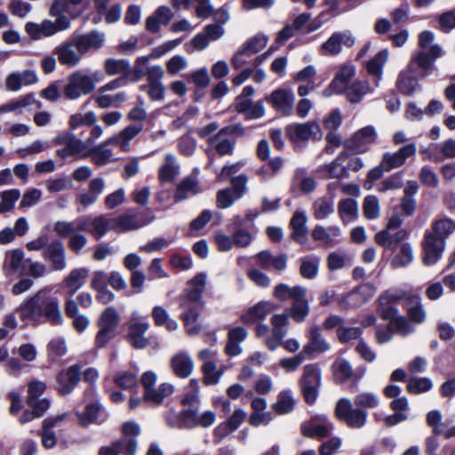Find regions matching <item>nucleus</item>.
<instances>
[{
	"label": "nucleus",
	"mask_w": 455,
	"mask_h": 455,
	"mask_svg": "<svg viewBox=\"0 0 455 455\" xmlns=\"http://www.w3.org/2000/svg\"><path fill=\"white\" fill-rule=\"evenodd\" d=\"M180 168L176 164V157L172 154H167L164 163L159 169L158 179L161 182H172L178 176Z\"/></svg>",
	"instance_id": "052dcab7"
},
{
	"label": "nucleus",
	"mask_w": 455,
	"mask_h": 455,
	"mask_svg": "<svg viewBox=\"0 0 455 455\" xmlns=\"http://www.w3.org/2000/svg\"><path fill=\"white\" fill-rule=\"evenodd\" d=\"M105 73L108 76H121L123 78L129 76L131 65L129 60L124 59L108 58L103 63Z\"/></svg>",
	"instance_id": "5fc2aeb1"
},
{
	"label": "nucleus",
	"mask_w": 455,
	"mask_h": 455,
	"mask_svg": "<svg viewBox=\"0 0 455 455\" xmlns=\"http://www.w3.org/2000/svg\"><path fill=\"white\" fill-rule=\"evenodd\" d=\"M285 134L295 146H299L310 139L319 140L322 137L319 125L313 122L291 124L286 126Z\"/></svg>",
	"instance_id": "f8f14e48"
},
{
	"label": "nucleus",
	"mask_w": 455,
	"mask_h": 455,
	"mask_svg": "<svg viewBox=\"0 0 455 455\" xmlns=\"http://www.w3.org/2000/svg\"><path fill=\"white\" fill-rule=\"evenodd\" d=\"M407 235L408 233L404 229L396 231L383 229L375 235L374 240L377 244L393 251Z\"/></svg>",
	"instance_id": "e433bc0d"
},
{
	"label": "nucleus",
	"mask_w": 455,
	"mask_h": 455,
	"mask_svg": "<svg viewBox=\"0 0 455 455\" xmlns=\"http://www.w3.org/2000/svg\"><path fill=\"white\" fill-rule=\"evenodd\" d=\"M53 143L59 146V148L56 150V156L62 160L68 157H72L75 160L88 157V154H85V143L73 133L63 132L54 139Z\"/></svg>",
	"instance_id": "1a4fd4ad"
},
{
	"label": "nucleus",
	"mask_w": 455,
	"mask_h": 455,
	"mask_svg": "<svg viewBox=\"0 0 455 455\" xmlns=\"http://www.w3.org/2000/svg\"><path fill=\"white\" fill-rule=\"evenodd\" d=\"M333 430L332 422L326 416H319L301 427L302 434L310 438H324Z\"/></svg>",
	"instance_id": "5701e85b"
},
{
	"label": "nucleus",
	"mask_w": 455,
	"mask_h": 455,
	"mask_svg": "<svg viewBox=\"0 0 455 455\" xmlns=\"http://www.w3.org/2000/svg\"><path fill=\"white\" fill-rule=\"evenodd\" d=\"M173 16L174 13L169 6L161 5L146 19V29L151 33H158L161 29V26L168 25Z\"/></svg>",
	"instance_id": "2f4dec72"
},
{
	"label": "nucleus",
	"mask_w": 455,
	"mask_h": 455,
	"mask_svg": "<svg viewBox=\"0 0 455 455\" xmlns=\"http://www.w3.org/2000/svg\"><path fill=\"white\" fill-rule=\"evenodd\" d=\"M92 99L100 108H118L127 100V94L124 92L109 94L98 91Z\"/></svg>",
	"instance_id": "4d7b16f0"
},
{
	"label": "nucleus",
	"mask_w": 455,
	"mask_h": 455,
	"mask_svg": "<svg viewBox=\"0 0 455 455\" xmlns=\"http://www.w3.org/2000/svg\"><path fill=\"white\" fill-rule=\"evenodd\" d=\"M404 307L407 310L409 318L415 323H422L427 318V313L421 302V297L419 292L414 291L410 297L409 301L405 302Z\"/></svg>",
	"instance_id": "49530a36"
},
{
	"label": "nucleus",
	"mask_w": 455,
	"mask_h": 455,
	"mask_svg": "<svg viewBox=\"0 0 455 455\" xmlns=\"http://www.w3.org/2000/svg\"><path fill=\"white\" fill-rule=\"evenodd\" d=\"M24 326H38L46 320L52 325H61L63 315L59 298L52 294V288L44 287L26 299L16 309Z\"/></svg>",
	"instance_id": "f257e3e1"
},
{
	"label": "nucleus",
	"mask_w": 455,
	"mask_h": 455,
	"mask_svg": "<svg viewBox=\"0 0 455 455\" xmlns=\"http://www.w3.org/2000/svg\"><path fill=\"white\" fill-rule=\"evenodd\" d=\"M143 131V124H133L127 125L118 133L109 137L107 143H112L119 148V149L127 153L131 150L130 142Z\"/></svg>",
	"instance_id": "b1692460"
},
{
	"label": "nucleus",
	"mask_w": 455,
	"mask_h": 455,
	"mask_svg": "<svg viewBox=\"0 0 455 455\" xmlns=\"http://www.w3.org/2000/svg\"><path fill=\"white\" fill-rule=\"evenodd\" d=\"M372 92L367 81L356 80L351 83L344 91L346 98L351 103H358L363 96Z\"/></svg>",
	"instance_id": "13d9d810"
},
{
	"label": "nucleus",
	"mask_w": 455,
	"mask_h": 455,
	"mask_svg": "<svg viewBox=\"0 0 455 455\" xmlns=\"http://www.w3.org/2000/svg\"><path fill=\"white\" fill-rule=\"evenodd\" d=\"M276 307L270 301H260L249 307L240 315V321L246 325L258 323L275 310Z\"/></svg>",
	"instance_id": "a878e982"
},
{
	"label": "nucleus",
	"mask_w": 455,
	"mask_h": 455,
	"mask_svg": "<svg viewBox=\"0 0 455 455\" xmlns=\"http://www.w3.org/2000/svg\"><path fill=\"white\" fill-rule=\"evenodd\" d=\"M37 76L33 70L14 72L6 77V88L12 92H17L23 86H29L37 83Z\"/></svg>",
	"instance_id": "c9c22d12"
},
{
	"label": "nucleus",
	"mask_w": 455,
	"mask_h": 455,
	"mask_svg": "<svg viewBox=\"0 0 455 455\" xmlns=\"http://www.w3.org/2000/svg\"><path fill=\"white\" fill-rule=\"evenodd\" d=\"M190 409H184L176 411L172 408L164 413L165 423L173 428L190 429Z\"/></svg>",
	"instance_id": "c03bdc74"
},
{
	"label": "nucleus",
	"mask_w": 455,
	"mask_h": 455,
	"mask_svg": "<svg viewBox=\"0 0 455 455\" xmlns=\"http://www.w3.org/2000/svg\"><path fill=\"white\" fill-rule=\"evenodd\" d=\"M152 317L156 326H164L169 331H174L179 327L178 322L171 318L167 310L161 306L154 307Z\"/></svg>",
	"instance_id": "69168bd1"
},
{
	"label": "nucleus",
	"mask_w": 455,
	"mask_h": 455,
	"mask_svg": "<svg viewBox=\"0 0 455 455\" xmlns=\"http://www.w3.org/2000/svg\"><path fill=\"white\" fill-rule=\"evenodd\" d=\"M46 385L41 380H33L28 386V396L26 403L28 406H38L42 402H46L48 408L50 402L46 398L40 399L39 397L44 393Z\"/></svg>",
	"instance_id": "680f3d73"
},
{
	"label": "nucleus",
	"mask_w": 455,
	"mask_h": 455,
	"mask_svg": "<svg viewBox=\"0 0 455 455\" xmlns=\"http://www.w3.org/2000/svg\"><path fill=\"white\" fill-rule=\"evenodd\" d=\"M87 230V220L84 218L77 219L74 221H57L54 224V231L60 237L71 236L76 231Z\"/></svg>",
	"instance_id": "6e6d98bb"
},
{
	"label": "nucleus",
	"mask_w": 455,
	"mask_h": 455,
	"mask_svg": "<svg viewBox=\"0 0 455 455\" xmlns=\"http://www.w3.org/2000/svg\"><path fill=\"white\" fill-rule=\"evenodd\" d=\"M455 232V220L449 217L435 218L425 231L422 241V260L427 266L435 265L442 258L446 240Z\"/></svg>",
	"instance_id": "7ed1b4c3"
},
{
	"label": "nucleus",
	"mask_w": 455,
	"mask_h": 455,
	"mask_svg": "<svg viewBox=\"0 0 455 455\" xmlns=\"http://www.w3.org/2000/svg\"><path fill=\"white\" fill-rule=\"evenodd\" d=\"M412 290L392 288L383 291L378 298L377 311L383 319H393L398 315V309L393 305L400 300L409 301Z\"/></svg>",
	"instance_id": "9d476101"
},
{
	"label": "nucleus",
	"mask_w": 455,
	"mask_h": 455,
	"mask_svg": "<svg viewBox=\"0 0 455 455\" xmlns=\"http://www.w3.org/2000/svg\"><path fill=\"white\" fill-rule=\"evenodd\" d=\"M329 349L330 344L323 338L319 327H311L308 341L302 349L304 355L308 358H313L316 353H324Z\"/></svg>",
	"instance_id": "473e14b6"
},
{
	"label": "nucleus",
	"mask_w": 455,
	"mask_h": 455,
	"mask_svg": "<svg viewBox=\"0 0 455 455\" xmlns=\"http://www.w3.org/2000/svg\"><path fill=\"white\" fill-rule=\"evenodd\" d=\"M44 258L51 262L53 270L61 271L66 268L65 247L60 241L55 240L44 250Z\"/></svg>",
	"instance_id": "7c9ffc66"
},
{
	"label": "nucleus",
	"mask_w": 455,
	"mask_h": 455,
	"mask_svg": "<svg viewBox=\"0 0 455 455\" xmlns=\"http://www.w3.org/2000/svg\"><path fill=\"white\" fill-rule=\"evenodd\" d=\"M156 380L157 375L152 371H145L140 378V382L144 388V401L158 406L174 392V387L168 382H164L156 387Z\"/></svg>",
	"instance_id": "423d86ee"
},
{
	"label": "nucleus",
	"mask_w": 455,
	"mask_h": 455,
	"mask_svg": "<svg viewBox=\"0 0 455 455\" xmlns=\"http://www.w3.org/2000/svg\"><path fill=\"white\" fill-rule=\"evenodd\" d=\"M79 424L88 426L92 423H100L105 419L104 413L97 401L88 403L84 411L76 412Z\"/></svg>",
	"instance_id": "de8ad7c7"
},
{
	"label": "nucleus",
	"mask_w": 455,
	"mask_h": 455,
	"mask_svg": "<svg viewBox=\"0 0 455 455\" xmlns=\"http://www.w3.org/2000/svg\"><path fill=\"white\" fill-rule=\"evenodd\" d=\"M334 380L337 383H345L348 380L358 382L365 374L364 367L353 369L349 361L345 358H337L331 366Z\"/></svg>",
	"instance_id": "2eb2a0df"
},
{
	"label": "nucleus",
	"mask_w": 455,
	"mask_h": 455,
	"mask_svg": "<svg viewBox=\"0 0 455 455\" xmlns=\"http://www.w3.org/2000/svg\"><path fill=\"white\" fill-rule=\"evenodd\" d=\"M389 57V52L387 49L379 52L373 58L366 63V70L368 74L374 77V85L379 86V83L382 79L383 68L387 62Z\"/></svg>",
	"instance_id": "79ce46f5"
},
{
	"label": "nucleus",
	"mask_w": 455,
	"mask_h": 455,
	"mask_svg": "<svg viewBox=\"0 0 455 455\" xmlns=\"http://www.w3.org/2000/svg\"><path fill=\"white\" fill-rule=\"evenodd\" d=\"M295 403L292 392L283 390L278 394L276 402L272 405V408L277 414H286L294 409Z\"/></svg>",
	"instance_id": "338daca9"
},
{
	"label": "nucleus",
	"mask_w": 455,
	"mask_h": 455,
	"mask_svg": "<svg viewBox=\"0 0 455 455\" xmlns=\"http://www.w3.org/2000/svg\"><path fill=\"white\" fill-rule=\"evenodd\" d=\"M375 292V289L365 284L342 295L338 299V304L342 309H351L362 306Z\"/></svg>",
	"instance_id": "a211bd4d"
},
{
	"label": "nucleus",
	"mask_w": 455,
	"mask_h": 455,
	"mask_svg": "<svg viewBox=\"0 0 455 455\" xmlns=\"http://www.w3.org/2000/svg\"><path fill=\"white\" fill-rule=\"evenodd\" d=\"M25 31L33 40H40L55 35L52 21L50 20H44L41 23L28 22L25 25Z\"/></svg>",
	"instance_id": "8fccbe9b"
},
{
	"label": "nucleus",
	"mask_w": 455,
	"mask_h": 455,
	"mask_svg": "<svg viewBox=\"0 0 455 455\" xmlns=\"http://www.w3.org/2000/svg\"><path fill=\"white\" fill-rule=\"evenodd\" d=\"M180 307L181 308L180 318L184 323L187 334L189 336L197 335L202 327L196 322L203 310L204 301L182 296Z\"/></svg>",
	"instance_id": "9b49d317"
},
{
	"label": "nucleus",
	"mask_w": 455,
	"mask_h": 455,
	"mask_svg": "<svg viewBox=\"0 0 455 455\" xmlns=\"http://www.w3.org/2000/svg\"><path fill=\"white\" fill-rule=\"evenodd\" d=\"M89 271L85 267L75 268L65 277L63 283L68 289L70 296H73L84 283Z\"/></svg>",
	"instance_id": "864d4df0"
},
{
	"label": "nucleus",
	"mask_w": 455,
	"mask_h": 455,
	"mask_svg": "<svg viewBox=\"0 0 455 455\" xmlns=\"http://www.w3.org/2000/svg\"><path fill=\"white\" fill-rule=\"evenodd\" d=\"M88 220V218H85ZM114 217H110L107 214H102L98 217L92 218L90 222L87 221V226L90 225L92 229L91 234L96 238L100 239L104 236L108 231L115 230Z\"/></svg>",
	"instance_id": "a18cd8bd"
},
{
	"label": "nucleus",
	"mask_w": 455,
	"mask_h": 455,
	"mask_svg": "<svg viewBox=\"0 0 455 455\" xmlns=\"http://www.w3.org/2000/svg\"><path fill=\"white\" fill-rule=\"evenodd\" d=\"M341 235V230L337 226H330L324 228L323 226H315L312 230L311 236L314 241L320 243L323 246H334Z\"/></svg>",
	"instance_id": "72a5a7b5"
},
{
	"label": "nucleus",
	"mask_w": 455,
	"mask_h": 455,
	"mask_svg": "<svg viewBox=\"0 0 455 455\" xmlns=\"http://www.w3.org/2000/svg\"><path fill=\"white\" fill-rule=\"evenodd\" d=\"M75 48H76V44H74V40L71 37L56 46L53 50V53L62 65L73 68L81 62L83 57L79 51L77 49L76 51Z\"/></svg>",
	"instance_id": "bb28decb"
},
{
	"label": "nucleus",
	"mask_w": 455,
	"mask_h": 455,
	"mask_svg": "<svg viewBox=\"0 0 455 455\" xmlns=\"http://www.w3.org/2000/svg\"><path fill=\"white\" fill-rule=\"evenodd\" d=\"M24 251L21 249L9 250L4 254L3 262V273L9 276L14 273H22L24 262Z\"/></svg>",
	"instance_id": "ea45409f"
},
{
	"label": "nucleus",
	"mask_w": 455,
	"mask_h": 455,
	"mask_svg": "<svg viewBox=\"0 0 455 455\" xmlns=\"http://www.w3.org/2000/svg\"><path fill=\"white\" fill-rule=\"evenodd\" d=\"M72 39L80 54L84 56L92 50L100 49L105 43V35L98 30H92L87 34L73 36Z\"/></svg>",
	"instance_id": "aec40b11"
},
{
	"label": "nucleus",
	"mask_w": 455,
	"mask_h": 455,
	"mask_svg": "<svg viewBox=\"0 0 455 455\" xmlns=\"http://www.w3.org/2000/svg\"><path fill=\"white\" fill-rule=\"evenodd\" d=\"M266 100L277 111L284 116H290L293 110L294 94L292 91L286 89H277Z\"/></svg>",
	"instance_id": "412c9836"
},
{
	"label": "nucleus",
	"mask_w": 455,
	"mask_h": 455,
	"mask_svg": "<svg viewBox=\"0 0 455 455\" xmlns=\"http://www.w3.org/2000/svg\"><path fill=\"white\" fill-rule=\"evenodd\" d=\"M190 429L199 427L208 428L216 422L217 415L213 411L207 410L200 412L197 410L190 409Z\"/></svg>",
	"instance_id": "bf43d9fd"
},
{
	"label": "nucleus",
	"mask_w": 455,
	"mask_h": 455,
	"mask_svg": "<svg viewBox=\"0 0 455 455\" xmlns=\"http://www.w3.org/2000/svg\"><path fill=\"white\" fill-rule=\"evenodd\" d=\"M326 14V12H321L314 20H311L310 13L302 12L296 15L291 24L296 32L304 31L308 34L317 30L327 21Z\"/></svg>",
	"instance_id": "cd10ccee"
},
{
	"label": "nucleus",
	"mask_w": 455,
	"mask_h": 455,
	"mask_svg": "<svg viewBox=\"0 0 455 455\" xmlns=\"http://www.w3.org/2000/svg\"><path fill=\"white\" fill-rule=\"evenodd\" d=\"M288 314H276L271 317L272 331L271 337H267L264 345L271 351L275 350L279 347V341L283 340L287 335L285 328L289 323Z\"/></svg>",
	"instance_id": "f3484780"
},
{
	"label": "nucleus",
	"mask_w": 455,
	"mask_h": 455,
	"mask_svg": "<svg viewBox=\"0 0 455 455\" xmlns=\"http://www.w3.org/2000/svg\"><path fill=\"white\" fill-rule=\"evenodd\" d=\"M416 150L415 143H409L395 153H385L381 160L383 168L386 169V172H390L393 169L401 167L409 157L415 155Z\"/></svg>",
	"instance_id": "6ab92c4d"
},
{
	"label": "nucleus",
	"mask_w": 455,
	"mask_h": 455,
	"mask_svg": "<svg viewBox=\"0 0 455 455\" xmlns=\"http://www.w3.org/2000/svg\"><path fill=\"white\" fill-rule=\"evenodd\" d=\"M348 159V153L341 152L331 164L324 165L323 170L326 172V178L344 179L348 176L346 169V161Z\"/></svg>",
	"instance_id": "603ef678"
},
{
	"label": "nucleus",
	"mask_w": 455,
	"mask_h": 455,
	"mask_svg": "<svg viewBox=\"0 0 455 455\" xmlns=\"http://www.w3.org/2000/svg\"><path fill=\"white\" fill-rule=\"evenodd\" d=\"M256 259L261 267L265 269H275L283 271L286 268L287 257L283 254L272 255L268 251H262L256 255Z\"/></svg>",
	"instance_id": "3c124183"
},
{
	"label": "nucleus",
	"mask_w": 455,
	"mask_h": 455,
	"mask_svg": "<svg viewBox=\"0 0 455 455\" xmlns=\"http://www.w3.org/2000/svg\"><path fill=\"white\" fill-rule=\"evenodd\" d=\"M355 39L349 31L334 32L320 48L323 56H336L342 51V45L351 47Z\"/></svg>",
	"instance_id": "dca6fc26"
},
{
	"label": "nucleus",
	"mask_w": 455,
	"mask_h": 455,
	"mask_svg": "<svg viewBox=\"0 0 455 455\" xmlns=\"http://www.w3.org/2000/svg\"><path fill=\"white\" fill-rule=\"evenodd\" d=\"M148 328V322L132 319L128 324L127 339L129 343L138 349L146 347L149 343L148 339L145 337Z\"/></svg>",
	"instance_id": "c756f323"
},
{
	"label": "nucleus",
	"mask_w": 455,
	"mask_h": 455,
	"mask_svg": "<svg viewBox=\"0 0 455 455\" xmlns=\"http://www.w3.org/2000/svg\"><path fill=\"white\" fill-rule=\"evenodd\" d=\"M243 127L240 124L225 126L212 137L208 138V144L220 156H231L235 151L236 140L228 136L243 135Z\"/></svg>",
	"instance_id": "0eeeda50"
},
{
	"label": "nucleus",
	"mask_w": 455,
	"mask_h": 455,
	"mask_svg": "<svg viewBox=\"0 0 455 455\" xmlns=\"http://www.w3.org/2000/svg\"><path fill=\"white\" fill-rule=\"evenodd\" d=\"M81 379V367L73 364L57 376L58 390L62 395L70 394Z\"/></svg>",
	"instance_id": "393cba45"
},
{
	"label": "nucleus",
	"mask_w": 455,
	"mask_h": 455,
	"mask_svg": "<svg viewBox=\"0 0 455 455\" xmlns=\"http://www.w3.org/2000/svg\"><path fill=\"white\" fill-rule=\"evenodd\" d=\"M377 132L373 126H365L355 132L345 141V147L356 154L365 153L377 140Z\"/></svg>",
	"instance_id": "4468645a"
},
{
	"label": "nucleus",
	"mask_w": 455,
	"mask_h": 455,
	"mask_svg": "<svg viewBox=\"0 0 455 455\" xmlns=\"http://www.w3.org/2000/svg\"><path fill=\"white\" fill-rule=\"evenodd\" d=\"M194 361L191 355L186 351H180L174 354L170 359L172 372L178 378H188L194 371Z\"/></svg>",
	"instance_id": "c85d7f7f"
},
{
	"label": "nucleus",
	"mask_w": 455,
	"mask_h": 455,
	"mask_svg": "<svg viewBox=\"0 0 455 455\" xmlns=\"http://www.w3.org/2000/svg\"><path fill=\"white\" fill-rule=\"evenodd\" d=\"M307 217L302 211L297 210L290 222L291 228V238L299 243L304 244L307 241Z\"/></svg>",
	"instance_id": "4c0bfd02"
},
{
	"label": "nucleus",
	"mask_w": 455,
	"mask_h": 455,
	"mask_svg": "<svg viewBox=\"0 0 455 455\" xmlns=\"http://www.w3.org/2000/svg\"><path fill=\"white\" fill-rule=\"evenodd\" d=\"M248 336V331L244 327H229L228 332V342L225 352L229 356H236L242 353L241 343Z\"/></svg>",
	"instance_id": "f704fd0d"
},
{
	"label": "nucleus",
	"mask_w": 455,
	"mask_h": 455,
	"mask_svg": "<svg viewBox=\"0 0 455 455\" xmlns=\"http://www.w3.org/2000/svg\"><path fill=\"white\" fill-rule=\"evenodd\" d=\"M201 191L199 182L196 178L190 176L186 177L177 185L174 194V201L176 203L181 202L191 196L200 193Z\"/></svg>",
	"instance_id": "09e8293b"
},
{
	"label": "nucleus",
	"mask_w": 455,
	"mask_h": 455,
	"mask_svg": "<svg viewBox=\"0 0 455 455\" xmlns=\"http://www.w3.org/2000/svg\"><path fill=\"white\" fill-rule=\"evenodd\" d=\"M102 80L103 76L98 70L78 69L68 76V83L63 89L64 96L68 100H75L83 95H88Z\"/></svg>",
	"instance_id": "39448f33"
},
{
	"label": "nucleus",
	"mask_w": 455,
	"mask_h": 455,
	"mask_svg": "<svg viewBox=\"0 0 455 455\" xmlns=\"http://www.w3.org/2000/svg\"><path fill=\"white\" fill-rule=\"evenodd\" d=\"M204 383L207 386L216 385L220 382L224 368H219L213 361H207L202 365Z\"/></svg>",
	"instance_id": "774afa93"
},
{
	"label": "nucleus",
	"mask_w": 455,
	"mask_h": 455,
	"mask_svg": "<svg viewBox=\"0 0 455 455\" xmlns=\"http://www.w3.org/2000/svg\"><path fill=\"white\" fill-rule=\"evenodd\" d=\"M112 143H107V140L101 144L86 150L85 154L91 156L92 162L97 166H104L110 163L116 162L118 158L115 157L114 152L108 148Z\"/></svg>",
	"instance_id": "a19ab883"
},
{
	"label": "nucleus",
	"mask_w": 455,
	"mask_h": 455,
	"mask_svg": "<svg viewBox=\"0 0 455 455\" xmlns=\"http://www.w3.org/2000/svg\"><path fill=\"white\" fill-rule=\"evenodd\" d=\"M106 188V181L101 177H95L89 181L88 189L76 195V202L84 209L94 204Z\"/></svg>",
	"instance_id": "4be33fe9"
},
{
	"label": "nucleus",
	"mask_w": 455,
	"mask_h": 455,
	"mask_svg": "<svg viewBox=\"0 0 455 455\" xmlns=\"http://www.w3.org/2000/svg\"><path fill=\"white\" fill-rule=\"evenodd\" d=\"M206 274H197L189 283L188 287L184 293V297L202 300V294L206 285Z\"/></svg>",
	"instance_id": "0e129e2a"
},
{
	"label": "nucleus",
	"mask_w": 455,
	"mask_h": 455,
	"mask_svg": "<svg viewBox=\"0 0 455 455\" xmlns=\"http://www.w3.org/2000/svg\"><path fill=\"white\" fill-rule=\"evenodd\" d=\"M379 404V396L372 392H361L354 398H340L335 406V416L351 428H362L367 422L366 409H374Z\"/></svg>",
	"instance_id": "20e7f679"
},
{
	"label": "nucleus",
	"mask_w": 455,
	"mask_h": 455,
	"mask_svg": "<svg viewBox=\"0 0 455 455\" xmlns=\"http://www.w3.org/2000/svg\"><path fill=\"white\" fill-rule=\"evenodd\" d=\"M321 385L322 372L318 364L308 363L305 365L299 379V387L307 403L313 404L316 401Z\"/></svg>",
	"instance_id": "6e6552de"
},
{
	"label": "nucleus",
	"mask_w": 455,
	"mask_h": 455,
	"mask_svg": "<svg viewBox=\"0 0 455 455\" xmlns=\"http://www.w3.org/2000/svg\"><path fill=\"white\" fill-rule=\"evenodd\" d=\"M435 35L433 32L425 30L419 36V47L420 51L414 53L407 68L398 75L396 86L403 94L412 93L418 82L413 76L415 67H418L423 76H428L432 72L434 62L443 54L440 45L434 43Z\"/></svg>",
	"instance_id": "f03ea898"
},
{
	"label": "nucleus",
	"mask_w": 455,
	"mask_h": 455,
	"mask_svg": "<svg viewBox=\"0 0 455 455\" xmlns=\"http://www.w3.org/2000/svg\"><path fill=\"white\" fill-rule=\"evenodd\" d=\"M356 68L351 63L341 65L336 72L331 84L323 91L324 97H330L334 93L341 94L350 84L349 82L355 76Z\"/></svg>",
	"instance_id": "ddd939ff"
},
{
	"label": "nucleus",
	"mask_w": 455,
	"mask_h": 455,
	"mask_svg": "<svg viewBox=\"0 0 455 455\" xmlns=\"http://www.w3.org/2000/svg\"><path fill=\"white\" fill-rule=\"evenodd\" d=\"M116 231L119 233L139 229L150 222L143 215L127 214L114 217Z\"/></svg>",
	"instance_id": "37998d69"
},
{
	"label": "nucleus",
	"mask_w": 455,
	"mask_h": 455,
	"mask_svg": "<svg viewBox=\"0 0 455 455\" xmlns=\"http://www.w3.org/2000/svg\"><path fill=\"white\" fill-rule=\"evenodd\" d=\"M36 105L37 108H42V103L38 101L33 93L25 94L4 105L0 106L4 113L13 112L16 115H21L30 106Z\"/></svg>",
	"instance_id": "58836bf2"
},
{
	"label": "nucleus",
	"mask_w": 455,
	"mask_h": 455,
	"mask_svg": "<svg viewBox=\"0 0 455 455\" xmlns=\"http://www.w3.org/2000/svg\"><path fill=\"white\" fill-rule=\"evenodd\" d=\"M321 258L317 255H307L300 259L299 273L307 279H314L318 275Z\"/></svg>",
	"instance_id": "e2e57ef3"
}]
</instances>
